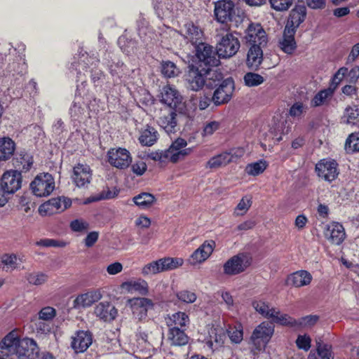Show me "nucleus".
Returning a JSON list of instances; mask_svg holds the SVG:
<instances>
[{
  "label": "nucleus",
  "instance_id": "f257e3e1",
  "mask_svg": "<svg viewBox=\"0 0 359 359\" xmlns=\"http://www.w3.org/2000/svg\"><path fill=\"white\" fill-rule=\"evenodd\" d=\"M187 142L183 138L176 139L168 149L163 151H153L148 154V157L161 163L168 162L176 163L189 155L193 148H185Z\"/></svg>",
  "mask_w": 359,
  "mask_h": 359
},
{
  "label": "nucleus",
  "instance_id": "f03ea898",
  "mask_svg": "<svg viewBox=\"0 0 359 359\" xmlns=\"http://www.w3.org/2000/svg\"><path fill=\"white\" fill-rule=\"evenodd\" d=\"M273 332V323L266 321L262 322L254 329L249 341L250 352L254 356L265 350Z\"/></svg>",
  "mask_w": 359,
  "mask_h": 359
},
{
  "label": "nucleus",
  "instance_id": "7ed1b4c3",
  "mask_svg": "<svg viewBox=\"0 0 359 359\" xmlns=\"http://www.w3.org/2000/svg\"><path fill=\"white\" fill-rule=\"evenodd\" d=\"M161 102L168 105L171 109L180 114L187 113V106L183 102V97L180 92L169 85L163 88L161 92Z\"/></svg>",
  "mask_w": 359,
  "mask_h": 359
},
{
  "label": "nucleus",
  "instance_id": "20e7f679",
  "mask_svg": "<svg viewBox=\"0 0 359 359\" xmlns=\"http://www.w3.org/2000/svg\"><path fill=\"white\" fill-rule=\"evenodd\" d=\"M240 46L238 39L232 33H226L217 44V54L219 57L229 58L236 54Z\"/></svg>",
  "mask_w": 359,
  "mask_h": 359
},
{
  "label": "nucleus",
  "instance_id": "39448f33",
  "mask_svg": "<svg viewBox=\"0 0 359 359\" xmlns=\"http://www.w3.org/2000/svg\"><path fill=\"white\" fill-rule=\"evenodd\" d=\"M32 193L39 197L49 196L55 189V181L49 173L37 175L30 184Z\"/></svg>",
  "mask_w": 359,
  "mask_h": 359
},
{
  "label": "nucleus",
  "instance_id": "423d86ee",
  "mask_svg": "<svg viewBox=\"0 0 359 359\" xmlns=\"http://www.w3.org/2000/svg\"><path fill=\"white\" fill-rule=\"evenodd\" d=\"M251 264V258L246 254L239 253L228 259L223 266L224 273L235 276L245 271Z\"/></svg>",
  "mask_w": 359,
  "mask_h": 359
},
{
  "label": "nucleus",
  "instance_id": "0eeeda50",
  "mask_svg": "<svg viewBox=\"0 0 359 359\" xmlns=\"http://www.w3.org/2000/svg\"><path fill=\"white\" fill-rule=\"evenodd\" d=\"M315 170L318 177L330 183L334 181L339 174L338 163L327 158L319 161L316 165Z\"/></svg>",
  "mask_w": 359,
  "mask_h": 359
},
{
  "label": "nucleus",
  "instance_id": "6e6552de",
  "mask_svg": "<svg viewBox=\"0 0 359 359\" xmlns=\"http://www.w3.org/2000/svg\"><path fill=\"white\" fill-rule=\"evenodd\" d=\"M237 10L231 0H219L215 2L214 14L221 23L231 22L236 16Z\"/></svg>",
  "mask_w": 359,
  "mask_h": 359
},
{
  "label": "nucleus",
  "instance_id": "1a4fd4ad",
  "mask_svg": "<svg viewBox=\"0 0 359 359\" xmlns=\"http://www.w3.org/2000/svg\"><path fill=\"white\" fill-rule=\"evenodd\" d=\"M22 175L16 170H8L4 173L0 182L1 191L14 194L21 188Z\"/></svg>",
  "mask_w": 359,
  "mask_h": 359
},
{
  "label": "nucleus",
  "instance_id": "9d476101",
  "mask_svg": "<svg viewBox=\"0 0 359 359\" xmlns=\"http://www.w3.org/2000/svg\"><path fill=\"white\" fill-rule=\"evenodd\" d=\"M109 163L117 168L123 169L131 163L132 158L130 152L123 148L111 149L107 152Z\"/></svg>",
  "mask_w": 359,
  "mask_h": 359
},
{
  "label": "nucleus",
  "instance_id": "9b49d317",
  "mask_svg": "<svg viewBox=\"0 0 359 359\" xmlns=\"http://www.w3.org/2000/svg\"><path fill=\"white\" fill-rule=\"evenodd\" d=\"M184 80L187 88L194 91L202 89L205 86L204 69L199 70L193 65L189 66L184 75Z\"/></svg>",
  "mask_w": 359,
  "mask_h": 359
},
{
  "label": "nucleus",
  "instance_id": "f8f14e48",
  "mask_svg": "<svg viewBox=\"0 0 359 359\" xmlns=\"http://www.w3.org/2000/svg\"><path fill=\"white\" fill-rule=\"evenodd\" d=\"M195 49L196 57L205 65L215 67L219 65V60L212 46L201 41L195 46Z\"/></svg>",
  "mask_w": 359,
  "mask_h": 359
},
{
  "label": "nucleus",
  "instance_id": "ddd939ff",
  "mask_svg": "<svg viewBox=\"0 0 359 359\" xmlns=\"http://www.w3.org/2000/svg\"><path fill=\"white\" fill-rule=\"evenodd\" d=\"M245 39L250 46L259 45L266 46L267 36L259 24H250L246 30Z\"/></svg>",
  "mask_w": 359,
  "mask_h": 359
},
{
  "label": "nucleus",
  "instance_id": "4468645a",
  "mask_svg": "<svg viewBox=\"0 0 359 359\" xmlns=\"http://www.w3.org/2000/svg\"><path fill=\"white\" fill-rule=\"evenodd\" d=\"M73 182L78 187H85L92 179V170L87 164L78 163L73 168L72 175Z\"/></svg>",
  "mask_w": 359,
  "mask_h": 359
},
{
  "label": "nucleus",
  "instance_id": "2eb2a0df",
  "mask_svg": "<svg viewBox=\"0 0 359 359\" xmlns=\"http://www.w3.org/2000/svg\"><path fill=\"white\" fill-rule=\"evenodd\" d=\"M39 349L36 341L29 338L21 339V344L15 355L19 359H36Z\"/></svg>",
  "mask_w": 359,
  "mask_h": 359
},
{
  "label": "nucleus",
  "instance_id": "dca6fc26",
  "mask_svg": "<svg viewBox=\"0 0 359 359\" xmlns=\"http://www.w3.org/2000/svg\"><path fill=\"white\" fill-rule=\"evenodd\" d=\"M138 334L140 339L151 346L158 345L161 341L163 335L157 325L152 322L149 328L140 327Z\"/></svg>",
  "mask_w": 359,
  "mask_h": 359
},
{
  "label": "nucleus",
  "instance_id": "f3484780",
  "mask_svg": "<svg viewBox=\"0 0 359 359\" xmlns=\"http://www.w3.org/2000/svg\"><path fill=\"white\" fill-rule=\"evenodd\" d=\"M130 307L133 316L139 320H145L147 317V312L153 309L151 300L144 298H133L130 299Z\"/></svg>",
  "mask_w": 359,
  "mask_h": 359
},
{
  "label": "nucleus",
  "instance_id": "a211bd4d",
  "mask_svg": "<svg viewBox=\"0 0 359 359\" xmlns=\"http://www.w3.org/2000/svg\"><path fill=\"white\" fill-rule=\"evenodd\" d=\"M102 297L100 290H90L85 293L78 295L73 302L75 309H84L91 306Z\"/></svg>",
  "mask_w": 359,
  "mask_h": 359
},
{
  "label": "nucleus",
  "instance_id": "6ab92c4d",
  "mask_svg": "<svg viewBox=\"0 0 359 359\" xmlns=\"http://www.w3.org/2000/svg\"><path fill=\"white\" fill-rule=\"evenodd\" d=\"M216 246L212 240L205 241L191 255L190 263L193 265L205 262L212 253Z\"/></svg>",
  "mask_w": 359,
  "mask_h": 359
},
{
  "label": "nucleus",
  "instance_id": "aec40b11",
  "mask_svg": "<svg viewBox=\"0 0 359 359\" xmlns=\"http://www.w3.org/2000/svg\"><path fill=\"white\" fill-rule=\"evenodd\" d=\"M296 30L289 26H285L282 37L279 39L278 47L286 54L291 55L297 48L294 39Z\"/></svg>",
  "mask_w": 359,
  "mask_h": 359
},
{
  "label": "nucleus",
  "instance_id": "412c9836",
  "mask_svg": "<svg viewBox=\"0 0 359 359\" xmlns=\"http://www.w3.org/2000/svg\"><path fill=\"white\" fill-rule=\"evenodd\" d=\"M233 92V82L226 79L223 81L214 92L212 100L216 105L228 102Z\"/></svg>",
  "mask_w": 359,
  "mask_h": 359
},
{
  "label": "nucleus",
  "instance_id": "4be33fe9",
  "mask_svg": "<svg viewBox=\"0 0 359 359\" xmlns=\"http://www.w3.org/2000/svg\"><path fill=\"white\" fill-rule=\"evenodd\" d=\"M93 337L88 331H78L75 335L72 337L71 343L72 348L76 353H83L86 351L92 344Z\"/></svg>",
  "mask_w": 359,
  "mask_h": 359
},
{
  "label": "nucleus",
  "instance_id": "5701e85b",
  "mask_svg": "<svg viewBox=\"0 0 359 359\" xmlns=\"http://www.w3.org/2000/svg\"><path fill=\"white\" fill-rule=\"evenodd\" d=\"M95 315L105 322L114 320L118 314L116 307L109 302H102L94 308Z\"/></svg>",
  "mask_w": 359,
  "mask_h": 359
},
{
  "label": "nucleus",
  "instance_id": "b1692460",
  "mask_svg": "<svg viewBox=\"0 0 359 359\" xmlns=\"http://www.w3.org/2000/svg\"><path fill=\"white\" fill-rule=\"evenodd\" d=\"M324 235L331 243L339 245L345 238L344 228L339 222H332L327 225Z\"/></svg>",
  "mask_w": 359,
  "mask_h": 359
},
{
  "label": "nucleus",
  "instance_id": "393cba45",
  "mask_svg": "<svg viewBox=\"0 0 359 359\" xmlns=\"http://www.w3.org/2000/svg\"><path fill=\"white\" fill-rule=\"evenodd\" d=\"M20 344H21V339H19L16 332L13 330L0 341V348L5 355H15Z\"/></svg>",
  "mask_w": 359,
  "mask_h": 359
},
{
  "label": "nucleus",
  "instance_id": "a878e982",
  "mask_svg": "<svg viewBox=\"0 0 359 359\" xmlns=\"http://www.w3.org/2000/svg\"><path fill=\"white\" fill-rule=\"evenodd\" d=\"M313 279L312 275L306 270H299L290 274L286 280V284L295 287L309 285Z\"/></svg>",
  "mask_w": 359,
  "mask_h": 359
},
{
  "label": "nucleus",
  "instance_id": "bb28decb",
  "mask_svg": "<svg viewBox=\"0 0 359 359\" xmlns=\"http://www.w3.org/2000/svg\"><path fill=\"white\" fill-rule=\"evenodd\" d=\"M265 46L254 45L249 47L247 54L246 65L252 69H257L263 60V47Z\"/></svg>",
  "mask_w": 359,
  "mask_h": 359
},
{
  "label": "nucleus",
  "instance_id": "cd10ccee",
  "mask_svg": "<svg viewBox=\"0 0 359 359\" xmlns=\"http://www.w3.org/2000/svg\"><path fill=\"white\" fill-rule=\"evenodd\" d=\"M176 112L175 110L170 109L168 111H164L159 118V126L168 134L176 131Z\"/></svg>",
  "mask_w": 359,
  "mask_h": 359
},
{
  "label": "nucleus",
  "instance_id": "c85d7f7f",
  "mask_svg": "<svg viewBox=\"0 0 359 359\" xmlns=\"http://www.w3.org/2000/svg\"><path fill=\"white\" fill-rule=\"evenodd\" d=\"M182 32L184 36L194 46L197 45L201 41L203 32L198 26L191 22L184 25Z\"/></svg>",
  "mask_w": 359,
  "mask_h": 359
},
{
  "label": "nucleus",
  "instance_id": "c756f323",
  "mask_svg": "<svg viewBox=\"0 0 359 359\" xmlns=\"http://www.w3.org/2000/svg\"><path fill=\"white\" fill-rule=\"evenodd\" d=\"M154 9L158 16L161 18H170L177 11L172 0H156Z\"/></svg>",
  "mask_w": 359,
  "mask_h": 359
},
{
  "label": "nucleus",
  "instance_id": "7c9ffc66",
  "mask_svg": "<svg viewBox=\"0 0 359 359\" xmlns=\"http://www.w3.org/2000/svg\"><path fill=\"white\" fill-rule=\"evenodd\" d=\"M306 15V8L304 5H297L290 11V18L285 26H289L294 30L302 23Z\"/></svg>",
  "mask_w": 359,
  "mask_h": 359
},
{
  "label": "nucleus",
  "instance_id": "2f4dec72",
  "mask_svg": "<svg viewBox=\"0 0 359 359\" xmlns=\"http://www.w3.org/2000/svg\"><path fill=\"white\" fill-rule=\"evenodd\" d=\"M168 341L171 346H184L188 343V337L182 328L169 327Z\"/></svg>",
  "mask_w": 359,
  "mask_h": 359
},
{
  "label": "nucleus",
  "instance_id": "473e14b6",
  "mask_svg": "<svg viewBox=\"0 0 359 359\" xmlns=\"http://www.w3.org/2000/svg\"><path fill=\"white\" fill-rule=\"evenodd\" d=\"M316 353H311L308 359H333L331 353V346L324 344L320 338L316 339Z\"/></svg>",
  "mask_w": 359,
  "mask_h": 359
},
{
  "label": "nucleus",
  "instance_id": "72a5a7b5",
  "mask_svg": "<svg viewBox=\"0 0 359 359\" xmlns=\"http://www.w3.org/2000/svg\"><path fill=\"white\" fill-rule=\"evenodd\" d=\"M359 121V107L351 105L345 108L341 117V123L346 125H356Z\"/></svg>",
  "mask_w": 359,
  "mask_h": 359
},
{
  "label": "nucleus",
  "instance_id": "f704fd0d",
  "mask_svg": "<svg viewBox=\"0 0 359 359\" xmlns=\"http://www.w3.org/2000/svg\"><path fill=\"white\" fill-rule=\"evenodd\" d=\"M133 203L140 209L147 210L153 206L156 202V197L147 192H142L133 198Z\"/></svg>",
  "mask_w": 359,
  "mask_h": 359
},
{
  "label": "nucleus",
  "instance_id": "c9c22d12",
  "mask_svg": "<svg viewBox=\"0 0 359 359\" xmlns=\"http://www.w3.org/2000/svg\"><path fill=\"white\" fill-rule=\"evenodd\" d=\"M62 198H52L48 201L47 203H45L40 205L39 208V212L41 215L44 216L46 215H50L55 212L63 211L62 205Z\"/></svg>",
  "mask_w": 359,
  "mask_h": 359
},
{
  "label": "nucleus",
  "instance_id": "e433bc0d",
  "mask_svg": "<svg viewBox=\"0 0 359 359\" xmlns=\"http://www.w3.org/2000/svg\"><path fill=\"white\" fill-rule=\"evenodd\" d=\"M334 89L335 87H329L320 90L311 100V106L316 107L327 104L333 97Z\"/></svg>",
  "mask_w": 359,
  "mask_h": 359
},
{
  "label": "nucleus",
  "instance_id": "4c0bfd02",
  "mask_svg": "<svg viewBox=\"0 0 359 359\" xmlns=\"http://www.w3.org/2000/svg\"><path fill=\"white\" fill-rule=\"evenodd\" d=\"M168 327L183 328L189 322V316L184 312H177L165 318Z\"/></svg>",
  "mask_w": 359,
  "mask_h": 359
},
{
  "label": "nucleus",
  "instance_id": "58836bf2",
  "mask_svg": "<svg viewBox=\"0 0 359 359\" xmlns=\"http://www.w3.org/2000/svg\"><path fill=\"white\" fill-rule=\"evenodd\" d=\"M86 107L81 97H76L70 109L69 114L75 120H81L86 116Z\"/></svg>",
  "mask_w": 359,
  "mask_h": 359
},
{
  "label": "nucleus",
  "instance_id": "ea45409f",
  "mask_svg": "<svg viewBox=\"0 0 359 359\" xmlns=\"http://www.w3.org/2000/svg\"><path fill=\"white\" fill-rule=\"evenodd\" d=\"M15 151V143L8 137L0 139V161H6L11 158Z\"/></svg>",
  "mask_w": 359,
  "mask_h": 359
},
{
  "label": "nucleus",
  "instance_id": "a19ab883",
  "mask_svg": "<svg viewBox=\"0 0 359 359\" xmlns=\"http://www.w3.org/2000/svg\"><path fill=\"white\" fill-rule=\"evenodd\" d=\"M13 164L15 168L17 169L16 170L20 173L22 172H26L30 170L33 164L32 156L27 153L21 154L19 157H17L14 160Z\"/></svg>",
  "mask_w": 359,
  "mask_h": 359
},
{
  "label": "nucleus",
  "instance_id": "79ce46f5",
  "mask_svg": "<svg viewBox=\"0 0 359 359\" xmlns=\"http://www.w3.org/2000/svg\"><path fill=\"white\" fill-rule=\"evenodd\" d=\"M121 287L130 292H138L142 294H145L148 292L147 283L143 280L124 282L122 283Z\"/></svg>",
  "mask_w": 359,
  "mask_h": 359
},
{
  "label": "nucleus",
  "instance_id": "37998d69",
  "mask_svg": "<svg viewBox=\"0 0 359 359\" xmlns=\"http://www.w3.org/2000/svg\"><path fill=\"white\" fill-rule=\"evenodd\" d=\"M205 85L209 88L217 86L222 79L221 73L210 68L204 69Z\"/></svg>",
  "mask_w": 359,
  "mask_h": 359
},
{
  "label": "nucleus",
  "instance_id": "c03bdc74",
  "mask_svg": "<svg viewBox=\"0 0 359 359\" xmlns=\"http://www.w3.org/2000/svg\"><path fill=\"white\" fill-rule=\"evenodd\" d=\"M158 139L157 131L151 127L144 130L139 137L140 142L144 146H152Z\"/></svg>",
  "mask_w": 359,
  "mask_h": 359
},
{
  "label": "nucleus",
  "instance_id": "a18cd8bd",
  "mask_svg": "<svg viewBox=\"0 0 359 359\" xmlns=\"http://www.w3.org/2000/svg\"><path fill=\"white\" fill-rule=\"evenodd\" d=\"M162 272L172 271L182 266L184 261L179 257H163L159 259Z\"/></svg>",
  "mask_w": 359,
  "mask_h": 359
},
{
  "label": "nucleus",
  "instance_id": "49530a36",
  "mask_svg": "<svg viewBox=\"0 0 359 359\" xmlns=\"http://www.w3.org/2000/svg\"><path fill=\"white\" fill-rule=\"evenodd\" d=\"M273 323L280 324L281 325L297 327V320L292 318L287 314L280 313V311L276 309V314L273 315L271 318Z\"/></svg>",
  "mask_w": 359,
  "mask_h": 359
},
{
  "label": "nucleus",
  "instance_id": "de8ad7c7",
  "mask_svg": "<svg viewBox=\"0 0 359 359\" xmlns=\"http://www.w3.org/2000/svg\"><path fill=\"white\" fill-rule=\"evenodd\" d=\"M254 309L262 316L271 318L276 314V309L270 308L269 305L262 301H255L252 303Z\"/></svg>",
  "mask_w": 359,
  "mask_h": 359
},
{
  "label": "nucleus",
  "instance_id": "09e8293b",
  "mask_svg": "<svg viewBox=\"0 0 359 359\" xmlns=\"http://www.w3.org/2000/svg\"><path fill=\"white\" fill-rule=\"evenodd\" d=\"M98 62L99 61L96 57H90L86 53H85L79 57L78 65L75 66V69L78 71V74H81V69L83 70L87 67L90 68L92 66L95 67Z\"/></svg>",
  "mask_w": 359,
  "mask_h": 359
},
{
  "label": "nucleus",
  "instance_id": "8fccbe9b",
  "mask_svg": "<svg viewBox=\"0 0 359 359\" xmlns=\"http://www.w3.org/2000/svg\"><path fill=\"white\" fill-rule=\"evenodd\" d=\"M229 163H231L229 156L226 151H225L211 158L208 161L207 166L210 168H217L221 166H224Z\"/></svg>",
  "mask_w": 359,
  "mask_h": 359
},
{
  "label": "nucleus",
  "instance_id": "3c124183",
  "mask_svg": "<svg viewBox=\"0 0 359 359\" xmlns=\"http://www.w3.org/2000/svg\"><path fill=\"white\" fill-rule=\"evenodd\" d=\"M266 162L261 160L257 162L248 164L245 168V172L249 175L257 176L262 173L266 170Z\"/></svg>",
  "mask_w": 359,
  "mask_h": 359
},
{
  "label": "nucleus",
  "instance_id": "603ef678",
  "mask_svg": "<svg viewBox=\"0 0 359 359\" xmlns=\"http://www.w3.org/2000/svg\"><path fill=\"white\" fill-rule=\"evenodd\" d=\"M345 149L348 153L359 151V133H351L346 140Z\"/></svg>",
  "mask_w": 359,
  "mask_h": 359
},
{
  "label": "nucleus",
  "instance_id": "864d4df0",
  "mask_svg": "<svg viewBox=\"0 0 359 359\" xmlns=\"http://www.w3.org/2000/svg\"><path fill=\"white\" fill-rule=\"evenodd\" d=\"M48 275L42 272H32L26 276L28 283L34 285H43L48 280Z\"/></svg>",
  "mask_w": 359,
  "mask_h": 359
},
{
  "label": "nucleus",
  "instance_id": "5fc2aeb1",
  "mask_svg": "<svg viewBox=\"0 0 359 359\" xmlns=\"http://www.w3.org/2000/svg\"><path fill=\"white\" fill-rule=\"evenodd\" d=\"M161 272L159 259L145 264L142 269V274L144 276H153Z\"/></svg>",
  "mask_w": 359,
  "mask_h": 359
},
{
  "label": "nucleus",
  "instance_id": "6e6d98bb",
  "mask_svg": "<svg viewBox=\"0 0 359 359\" xmlns=\"http://www.w3.org/2000/svg\"><path fill=\"white\" fill-rule=\"evenodd\" d=\"M162 74L168 78L175 77L180 74V69L175 63L170 61H165L161 65Z\"/></svg>",
  "mask_w": 359,
  "mask_h": 359
},
{
  "label": "nucleus",
  "instance_id": "4d7b16f0",
  "mask_svg": "<svg viewBox=\"0 0 359 359\" xmlns=\"http://www.w3.org/2000/svg\"><path fill=\"white\" fill-rule=\"evenodd\" d=\"M252 205L251 198L249 196H244L238 203L236 207L233 214L236 216H242L245 215Z\"/></svg>",
  "mask_w": 359,
  "mask_h": 359
},
{
  "label": "nucleus",
  "instance_id": "13d9d810",
  "mask_svg": "<svg viewBox=\"0 0 359 359\" xmlns=\"http://www.w3.org/2000/svg\"><path fill=\"white\" fill-rule=\"evenodd\" d=\"M264 81V77L256 73L248 72L244 76V82L249 87L257 86Z\"/></svg>",
  "mask_w": 359,
  "mask_h": 359
},
{
  "label": "nucleus",
  "instance_id": "bf43d9fd",
  "mask_svg": "<svg viewBox=\"0 0 359 359\" xmlns=\"http://www.w3.org/2000/svg\"><path fill=\"white\" fill-rule=\"evenodd\" d=\"M307 109L308 107L306 104L301 102H297L291 106L289 114L294 118L299 119L306 112Z\"/></svg>",
  "mask_w": 359,
  "mask_h": 359
},
{
  "label": "nucleus",
  "instance_id": "052dcab7",
  "mask_svg": "<svg viewBox=\"0 0 359 359\" xmlns=\"http://www.w3.org/2000/svg\"><path fill=\"white\" fill-rule=\"evenodd\" d=\"M228 334L231 341L235 344H239L243 339V331L241 325L230 327Z\"/></svg>",
  "mask_w": 359,
  "mask_h": 359
},
{
  "label": "nucleus",
  "instance_id": "680f3d73",
  "mask_svg": "<svg viewBox=\"0 0 359 359\" xmlns=\"http://www.w3.org/2000/svg\"><path fill=\"white\" fill-rule=\"evenodd\" d=\"M271 7L276 11H287L292 5V0H269Z\"/></svg>",
  "mask_w": 359,
  "mask_h": 359
},
{
  "label": "nucleus",
  "instance_id": "e2e57ef3",
  "mask_svg": "<svg viewBox=\"0 0 359 359\" xmlns=\"http://www.w3.org/2000/svg\"><path fill=\"white\" fill-rule=\"evenodd\" d=\"M295 342L297 348L304 351H308L311 346V339L308 334L298 335Z\"/></svg>",
  "mask_w": 359,
  "mask_h": 359
},
{
  "label": "nucleus",
  "instance_id": "0e129e2a",
  "mask_svg": "<svg viewBox=\"0 0 359 359\" xmlns=\"http://www.w3.org/2000/svg\"><path fill=\"white\" fill-rule=\"evenodd\" d=\"M38 246L48 248V247H58L63 248L66 246V243L64 241H58L50 238L41 239L36 242Z\"/></svg>",
  "mask_w": 359,
  "mask_h": 359
},
{
  "label": "nucleus",
  "instance_id": "69168bd1",
  "mask_svg": "<svg viewBox=\"0 0 359 359\" xmlns=\"http://www.w3.org/2000/svg\"><path fill=\"white\" fill-rule=\"evenodd\" d=\"M318 319L319 318L316 315H311L302 317L297 320V327H311L317 323Z\"/></svg>",
  "mask_w": 359,
  "mask_h": 359
},
{
  "label": "nucleus",
  "instance_id": "338daca9",
  "mask_svg": "<svg viewBox=\"0 0 359 359\" xmlns=\"http://www.w3.org/2000/svg\"><path fill=\"white\" fill-rule=\"evenodd\" d=\"M177 297L179 300L187 304L193 303L196 300V294L188 290H182L179 292L177 294Z\"/></svg>",
  "mask_w": 359,
  "mask_h": 359
},
{
  "label": "nucleus",
  "instance_id": "774afa93",
  "mask_svg": "<svg viewBox=\"0 0 359 359\" xmlns=\"http://www.w3.org/2000/svg\"><path fill=\"white\" fill-rule=\"evenodd\" d=\"M220 126V123L218 121H212L205 124L202 132L203 137L212 135L215 131H217Z\"/></svg>",
  "mask_w": 359,
  "mask_h": 359
}]
</instances>
